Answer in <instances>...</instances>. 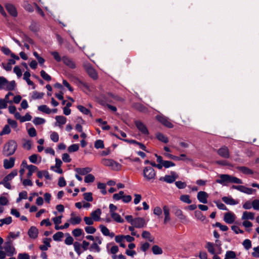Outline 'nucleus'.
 Instances as JSON below:
<instances>
[{
	"mask_svg": "<svg viewBox=\"0 0 259 259\" xmlns=\"http://www.w3.org/2000/svg\"><path fill=\"white\" fill-rule=\"evenodd\" d=\"M218 154L224 158H228L230 157V152L228 148L223 146L217 150Z\"/></svg>",
	"mask_w": 259,
	"mask_h": 259,
	"instance_id": "10",
	"label": "nucleus"
},
{
	"mask_svg": "<svg viewBox=\"0 0 259 259\" xmlns=\"http://www.w3.org/2000/svg\"><path fill=\"white\" fill-rule=\"evenodd\" d=\"M17 148V144L14 140H10L4 146L3 153L6 156L13 155Z\"/></svg>",
	"mask_w": 259,
	"mask_h": 259,
	"instance_id": "1",
	"label": "nucleus"
},
{
	"mask_svg": "<svg viewBox=\"0 0 259 259\" xmlns=\"http://www.w3.org/2000/svg\"><path fill=\"white\" fill-rule=\"evenodd\" d=\"M73 246L77 254L80 255L82 252L81 251V244L78 242H75L73 243Z\"/></svg>",
	"mask_w": 259,
	"mask_h": 259,
	"instance_id": "40",
	"label": "nucleus"
},
{
	"mask_svg": "<svg viewBox=\"0 0 259 259\" xmlns=\"http://www.w3.org/2000/svg\"><path fill=\"white\" fill-rule=\"evenodd\" d=\"M38 231L37 229L34 226H32L29 229L28 234L29 236L33 239H35L37 237Z\"/></svg>",
	"mask_w": 259,
	"mask_h": 259,
	"instance_id": "17",
	"label": "nucleus"
},
{
	"mask_svg": "<svg viewBox=\"0 0 259 259\" xmlns=\"http://www.w3.org/2000/svg\"><path fill=\"white\" fill-rule=\"evenodd\" d=\"M102 163L107 166L110 167L113 170H119L121 168V165L119 163L110 159H103Z\"/></svg>",
	"mask_w": 259,
	"mask_h": 259,
	"instance_id": "2",
	"label": "nucleus"
},
{
	"mask_svg": "<svg viewBox=\"0 0 259 259\" xmlns=\"http://www.w3.org/2000/svg\"><path fill=\"white\" fill-rule=\"evenodd\" d=\"M135 124L137 128L139 130V131L141 132L142 134L145 135H149V131L147 127L141 121L136 120L135 121Z\"/></svg>",
	"mask_w": 259,
	"mask_h": 259,
	"instance_id": "8",
	"label": "nucleus"
},
{
	"mask_svg": "<svg viewBox=\"0 0 259 259\" xmlns=\"http://www.w3.org/2000/svg\"><path fill=\"white\" fill-rule=\"evenodd\" d=\"M243 245L246 249H249L251 247V241L249 239H245L243 242Z\"/></svg>",
	"mask_w": 259,
	"mask_h": 259,
	"instance_id": "53",
	"label": "nucleus"
},
{
	"mask_svg": "<svg viewBox=\"0 0 259 259\" xmlns=\"http://www.w3.org/2000/svg\"><path fill=\"white\" fill-rule=\"evenodd\" d=\"M79 149V145L78 144H73L70 145L68 148V151L70 153L76 152Z\"/></svg>",
	"mask_w": 259,
	"mask_h": 259,
	"instance_id": "43",
	"label": "nucleus"
},
{
	"mask_svg": "<svg viewBox=\"0 0 259 259\" xmlns=\"http://www.w3.org/2000/svg\"><path fill=\"white\" fill-rule=\"evenodd\" d=\"M156 119L159 121L162 124L168 128H172L174 125L168 120V118L163 115H157L156 116Z\"/></svg>",
	"mask_w": 259,
	"mask_h": 259,
	"instance_id": "5",
	"label": "nucleus"
},
{
	"mask_svg": "<svg viewBox=\"0 0 259 259\" xmlns=\"http://www.w3.org/2000/svg\"><path fill=\"white\" fill-rule=\"evenodd\" d=\"M220 179L216 180V182L220 184H223L225 182H229L230 176L229 175H221Z\"/></svg>",
	"mask_w": 259,
	"mask_h": 259,
	"instance_id": "22",
	"label": "nucleus"
},
{
	"mask_svg": "<svg viewBox=\"0 0 259 259\" xmlns=\"http://www.w3.org/2000/svg\"><path fill=\"white\" fill-rule=\"evenodd\" d=\"M83 220L85 224L88 225H92L94 224V220L91 217H85Z\"/></svg>",
	"mask_w": 259,
	"mask_h": 259,
	"instance_id": "58",
	"label": "nucleus"
},
{
	"mask_svg": "<svg viewBox=\"0 0 259 259\" xmlns=\"http://www.w3.org/2000/svg\"><path fill=\"white\" fill-rule=\"evenodd\" d=\"M216 242H218L219 244H216L215 246H218L220 252L219 253H221V242L219 240H216ZM214 246L215 245L211 242H207L206 248L207 249L208 251L211 253V254H215V250H214Z\"/></svg>",
	"mask_w": 259,
	"mask_h": 259,
	"instance_id": "9",
	"label": "nucleus"
},
{
	"mask_svg": "<svg viewBox=\"0 0 259 259\" xmlns=\"http://www.w3.org/2000/svg\"><path fill=\"white\" fill-rule=\"evenodd\" d=\"M51 139L54 142H57L59 141V135L56 132H53L51 135Z\"/></svg>",
	"mask_w": 259,
	"mask_h": 259,
	"instance_id": "64",
	"label": "nucleus"
},
{
	"mask_svg": "<svg viewBox=\"0 0 259 259\" xmlns=\"http://www.w3.org/2000/svg\"><path fill=\"white\" fill-rule=\"evenodd\" d=\"M240 191L247 194H251L255 192L256 190L255 189H253L252 188H248L244 186L241 185Z\"/></svg>",
	"mask_w": 259,
	"mask_h": 259,
	"instance_id": "28",
	"label": "nucleus"
},
{
	"mask_svg": "<svg viewBox=\"0 0 259 259\" xmlns=\"http://www.w3.org/2000/svg\"><path fill=\"white\" fill-rule=\"evenodd\" d=\"M236 257V253L233 251H228L226 252L225 259H231Z\"/></svg>",
	"mask_w": 259,
	"mask_h": 259,
	"instance_id": "41",
	"label": "nucleus"
},
{
	"mask_svg": "<svg viewBox=\"0 0 259 259\" xmlns=\"http://www.w3.org/2000/svg\"><path fill=\"white\" fill-rule=\"evenodd\" d=\"M55 118L59 124H64L66 122V118L63 116H56Z\"/></svg>",
	"mask_w": 259,
	"mask_h": 259,
	"instance_id": "39",
	"label": "nucleus"
},
{
	"mask_svg": "<svg viewBox=\"0 0 259 259\" xmlns=\"http://www.w3.org/2000/svg\"><path fill=\"white\" fill-rule=\"evenodd\" d=\"M163 210L164 214L165 215V218L164 220V223L166 224V223H167V222H168L170 220V215H169V209L167 206L164 205L163 207Z\"/></svg>",
	"mask_w": 259,
	"mask_h": 259,
	"instance_id": "23",
	"label": "nucleus"
},
{
	"mask_svg": "<svg viewBox=\"0 0 259 259\" xmlns=\"http://www.w3.org/2000/svg\"><path fill=\"white\" fill-rule=\"evenodd\" d=\"M180 199L181 201L188 204H190L192 202V201L190 199V197L188 195H181Z\"/></svg>",
	"mask_w": 259,
	"mask_h": 259,
	"instance_id": "44",
	"label": "nucleus"
},
{
	"mask_svg": "<svg viewBox=\"0 0 259 259\" xmlns=\"http://www.w3.org/2000/svg\"><path fill=\"white\" fill-rule=\"evenodd\" d=\"M63 237V233L62 232H58L53 235V238L55 241H60Z\"/></svg>",
	"mask_w": 259,
	"mask_h": 259,
	"instance_id": "42",
	"label": "nucleus"
},
{
	"mask_svg": "<svg viewBox=\"0 0 259 259\" xmlns=\"http://www.w3.org/2000/svg\"><path fill=\"white\" fill-rule=\"evenodd\" d=\"M222 200L227 204L235 205L237 204L236 201L231 197H223Z\"/></svg>",
	"mask_w": 259,
	"mask_h": 259,
	"instance_id": "31",
	"label": "nucleus"
},
{
	"mask_svg": "<svg viewBox=\"0 0 259 259\" xmlns=\"http://www.w3.org/2000/svg\"><path fill=\"white\" fill-rule=\"evenodd\" d=\"M27 169H28V172L27 174V177L28 178H30L33 172L37 170V167L33 165H29Z\"/></svg>",
	"mask_w": 259,
	"mask_h": 259,
	"instance_id": "30",
	"label": "nucleus"
},
{
	"mask_svg": "<svg viewBox=\"0 0 259 259\" xmlns=\"http://www.w3.org/2000/svg\"><path fill=\"white\" fill-rule=\"evenodd\" d=\"M175 184L179 189H184L187 186L185 182H183L182 181L176 182Z\"/></svg>",
	"mask_w": 259,
	"mask_h": 259,
	"instance_id": "63",
	"label": "nucleus"
},
{
	"mask_svg": "<svg viewBox=\"0 0 259 259\" xmlns=\"http://www.w3.org/2000/svg\"><path fill=\"white\" fill-rule=\"evenodd\" d=\"M208 195L207 193L204 191H200L197 194V198L198 200L202 203H207Z\"/></svg>",
	"mask_w": 259,
	"mask_h": 259,
	"instance_id": "12",
	"label": "nucleus"
},
{
	"mask_svg": "<svg viewBox=\"0 0 259 259\" xmlns=\"http://www.w3.org/2000/svg\"><path fill=\"white\" fill-rule=\"evenodd\" d=\"M254 213L251 212L244 211L242 216V220H253Z\"/></svg>",
	"mask_w": 259,
	"mask_h": 259,
	"instance_id": "24",
	"label": "nucleus"
},
{
	"mask_svg": "<svg viewBox=\"0 0 259 259\" xmlns=\"http://www.w3.org/2000/svg\"><path fill=\"white\" fill-rule=\"evenodd\" d=\"M82 233V230L80 228H77L72 231V234L75 237H79Z\"/></svg>",
	"mask_w": 259,
	"mask_h": 259,
	"instance_id": "55",
	"label": "nucleus"
},
{
	"mask_svg": "<svg viewBox=\"0 0 259 259\" xmlns=\"http://www.w3.org/2000/svg\"><path fill=\"white\" fill-rule=\"evenodd\" d=\"M95 147L97 149L103 148H104L103 141L101 140H97L95 143Z\"/></svg>",
	"mask_w": 259,
	"mask_h": 259,
	"instance_id": "57",
	"label": "nucleus"
},
{
	"mask_svg": "<svg viewBox=\"0 0 259 259\" xmlns=\"http://www.w3.org/2000/svg\"><path fill=\"white\" fill-rule=\"evenodd\" d=\"M65 243L67 245H71L74 243L73 238L69 234H67V237L65 240Z\"/></svg>",
	"mask_w": 259,
	"mask_h": 259,
	"instance_id": "62",
	"label": "nucleus"
},
{
	"mask_svg": "<svg viewBox=\"0 0 259 259\" xmlns=\"http://www.w3.org/2000/svg\"><path fill=\"white\" fill-rule=\"evenodd\" d=\"M38 110L46 114H50L52 112L51 110L45 105L38 106Z\"/></svg>",
	"mask_w": 259,
	"mask_h": 259,
	"instance_id": "32",
	"label": "nucleus"
},
{
	"mask_svg": "<svg viewBox=\"0 0 259 259\" xmlns=\"http://www.w3.org/2000/svg\"><path fill=\"white\" fill-rule=\"evenodd\" d=\"M132 225L138 228H143L145 225V220L142 218H135Z\"/></svg>",
	"mask_w": 259,
	"mask_h": 259,
	"instance_id": "11",
	"label": "nucleus"
},
{
	"mask_svg": "<svg viewBox=\"0 0 259 259\" xmlns=\"http://www.w3.org/2000/svg\"><path fill=\"white\" fill-rule=\"evenodd\" d=\"M101 214V210L100 209L98 208L95 211H93L91 213V218L95 221H98L100 220V215Z\"/></svg>",
	"mask_w": 259,
	"mask_h": 259,
	"instance_id": "19",
	"label": "nucleus"
},
{
	"mask_svg": "<svg viewBox=\"0 0 259 259\" xmlns=\"http://www.w3.org/2000/svg\"><path fill=\"white\" fill-rule=\"evenodd\" d=\"M171 175H166L163 177H160L159 181H164L167 183H172L178 178V175L175 171H171Z\"/></svg>",
	"mask_w": 259,
	"mask_h": 259,
	"instance_id": "4",
	"label": "nucleus"
},
{
	"mask_svg": "<svg viewBox=\"0 0 259 259\" xmlns=\"http://www.w3.org/2000/svg\"><path fill=\"white\" fill-rule=\"evenodd\" d=\"M15 159L14 157H11L9 159H5L4 160V167L6 169L12 168L14 165Z\"/></svg>",
	"mask_w": 259,
	"mask_h": 259,
	"instance_id": "16",
	"label": "nucleus"
},
{
	"mask_svg": "<svg viewBox=\"0 0 259 259\" xmlns=\"http://www.w3.org/2000/svg\"><path fill=\"white\" fill-rule=\"evenodd\" d=\"M40 76L41 77L47 81H50L52 79L51 76H50L49 74H48L44 70H41L40 72Z\"/></svg>",
	"mask_w": 259,
	"mask_h": 259,
	"instance_id": "46",
	"label": "nucleus"
},
{
	"mask_svg": "<svg viewBox=\"0 0 259 259\" xmlns=\"http://www.w3.org/2000/svg\"><path fill=\"white\" fill-rule=\"evenodd\" d=\"M7 81V80L5 78L3 77H0V89H5Z\"/></svg>",
	"mask_w": 259,
	"mask_h": 259,
	"instance_id": "61",
	"label": "nucleus"
},
{
	"mask_svg": "<svg viewBox=\"0 0 259 259\" xmlns=\"http://www.w3.org/2000/svg\"><path fill=\"white\" fill-rule=\"evenodd\" d=\"M237 169L245 175H252L253 171L246 166H237Z\"/></svg>",
	"mask_w": 259,
	"mask_h": 259,
	"instance_id": "21",
	"label": "nucleus"
},
{
	"mask_svg": "<svg viewBox=\"0 0 259 259\" xmlns=\"http://www.w3.org/2000/svg\"><path fill=\"white\" fill-rule=\"evenodd\" d=\"M152 250L154 254H161L163 252L162 249L157 245L153 246Z\"/></svg>",
	"mask_w": 259,
	"mask_h": 259,
	"instance_id": "36",
	"label": "nucleus"
},
{
	"mask_svg": "<svg viewBox=\"0 0 259 259\" xmlns=\"http://www.w3.org/2000/svg\"><path fill=\"white\" fill-rule=\"evenodd\" d=\"M142 236L143 238L147 239L150 242H154V238L152 237L149 232L144 231L142 234Z\"/></svg>",
	"mask_w": 259,
	"mask_h": 259,
	"instance_id": "26",
	"label": "nucleus"
},
{
	"mask_svg": "<svg viewBox=\"0 0 259 259\" xmlns=\"http://www.w3.org/2000/svg\"><path fill=\"white\" fill-rule=\"evenodd\" d=\"M111 216L115 221L118 223H123L124 222V220L117 213H112L111 214Z\"/></svg>",
	"mask_w": 259,
	"mask_h": 259,
	"instance_id": "38",
	"label": "nucleus"
},
{
	"mask_svg": "<svg viewBox=\"0 0 259 259\" xmlns=\"http://www.w3.org/2000/svg\"><path fill=\"white\" fill-rule=\"evenodd\" d=\"M230 183H233L238 184H242L243 183L241 180L232 176H230Z\"/></svg>",
	"mask_w": 259,
	"mask_h": 259,
	"instance_id": "48",
	"label": "nucleus"
},
{
	"mask_svg": "<svg viewBox=\"0 0 259 259\" xmlns=\"http://www.w3.org/2000/svg\"><path fill=\"white\" fill-rule=\"evenodd\" d=\"M62 60L63 63L72 69H74L76 67L75 63L71 59L68 58V57L63 56L62 58Z\"/></svg>",
	"mask_w": 259,
	"mask_h": 259,
	"instance_id": "13",
	"label": "nucleus"
},
{
	"mask_svg": "<svg viewBox=\"0 0 259 259\" xmlns=\"http://www.w3.org/2000/svg\"><path fill=\"white\" fill-rule=\"evenodd\" d=\"M33 122L35 125H40L45 122V119L40 117H35L33 119Z\"/></svg>",
	"mask_w": 259,
	"mask_h": 259,
	"instance_id": "47",
	"label": "nucleus"
},
{
	"mask_svg": "<svg viewBox=\"0 0 259 259\" xmlns=\"http://www.w3.org/2000/svg\"><path fill=\"white\" fill-rule=\"evenodd\" d=\"M173 211L175 215L178 217L180 220L185 221L186 220V217L183 214L182 211L176 207L173 208Z\"/></svg>",
	"mask_w": 259,
	"mask_h": 259,
	"instance_id": "20",
	"label": "nucleus"
},
{
	"mask_svg": "<svg viewBox=\"0 0 259 259\" xmlns=\"http://www.w3.org/2000/svg\"><path fill=\"white\" fill-rule=\"evenodd\" d=\"M5 8L11 15L13 17H16L17 16V12L14 5L10 4H7L5 5Z\"/></svg>",
	"mask_w": 259,
	"mask_h": 259,
	"instance_id": "14",
	"label": "nucleus"
},
{
	"mask_svg": "<svg viewBox=\"0 0 259 259\" xmlns=\"http://www.w3.org/2000/svg\"><path fill=\"white\" fill-rule=\"evenodd\" d=\"M9 200L7 197L5 196L0 197V205L4 206L8 205Z\"/></svg>",
	"mask_w": 259,
	"mask_h": 259,
	"instance_id": "60",
	"label": "nucleus"
},
{
	"mask_svg": "<svg viewBox=\"0 0 259 259\" xmlns=\"http://www.w3.org/2000/svg\"><path fill=\"white\" fill-rule=\"evenodd\" d=\"M92 168L89 167L84 168H75V171L79 175H85L92 171Z\"/></svg>",
	"mask_w": 259,
	"mask_h": 259,
	"instance_id": "18",
	"label": "nucleus"
},
{
	"mask_svg": "<svg viewBox=\"0 0 259 259\" xmlns=\"http://www.w3.org/2000/svg\"><path fill=\"white\" fill-rule=\"evenodd\" d=\"M100 228L101 229V231L102 233L105 235V236H108L109 235V229L104 226L103 225H101L100 226Z\"/></svg>",
	"mask_w": 259,
	"mask_h": 259,
	"instance_id": "59",
	"label": "nucleus"
},
{
	"mask_svg": "<svg viewBox=\"0 0 259 259\" xmlns=\"http://www.w3.org/2000/svg\"><path fill=\"white\" fill-rule=\"evenodd\" d=\"M84 68L86 70L89 76L94 79H96L98 78L97 74L95 70L89 64L86 63L83 65Z\"/></svg>",
	"mask_w": 259,
	"mask_h": 259,
	"instance_id": "6",
	"label": "nucleus"
},
{
	"mask_svg": "<svg viewBox=\"0 0 259 259\" xmlns=\"http://www.w3.org/2000/svg\"><path fill=\"white\" fill-rule=\"evenodd\" d=\"M17 170L16 169H14L9 175L6 176L3 180H5V181H7L8 182L11 181L14 177L17 175Z\"/></svg>",
	"mask_w": 259,
	"mask_h": 259,
	"instance_id": "25",
	"label": "nucleus"
},
{
	"mask_svg": "<svg viewBox=\"0 0 259 259\" xmlns=\"http://www.w3.org/2000/svg\"><path fill=\"white\" fill-rule=\"evenodd\" d=\"M213 226L219 227L223 231H227L228 230V227L226 225H223L219 222H217Z\"/></svg>",
	"mask_w": 259,
	"mask_h": 259,
	"instance_id": "54",
	"label": "nucleus"
},
{
	"mask_svg": "<svg viewBox=\"0 0 259 259\" xmlns=\"http://www.w3.org/2000/svg\"><path fill=\"white\" fill-rule=\"evenodd\" d=\"M235 217L231 212L226 213L224 215V220L228 224H232L235 221Z\"/></svg>",
	"mask_w": 259,
	"mask_h": 259,
	"instance_id": "15",
	"label": "nucleus"
},
{
	"mask_svg": "<svg viewBox=\"0 0 259 259\" xmlns=\"http://www.w3.org/2000/svg\"><path fill=\"white\" fill-rule=\"evenodd\" d=\"M143 176L146 180L149 181L155 179L156 172L151 167L148 166L144 168L143 170Z\"/></svg>",
	"mask_w": 259,
	"mask_h": 259,
	"instance_id": "3",
	"label": "nucleus"
},
{
	"mask_svg": "<svg viewBox=\"0 0 259 259\" xmlns=\"http://www.w3.org/2000/svg\"><path fill=\"white\" fill-rule=\"evenodd\" d=\"M156 137L159 141L162 142H163L164 143H167L168 142V139L167 137H166L161 133H159L156 134Z\"/></svg>",
	"mask_w": 259,
	"mask_h": 259,
	"instance_id": "29",
	"label": "nucleus"
},
{
	"mask_svg": "<svg viewBox=\"0 0 259 259\" xmlns=\"http://www.w3.org/2000/svg\"><path fill=\"white\" fill-rule=\"evenodd\" d=\"M10 132L11 129L9 125H6L1 132L0 135L2 136L6 134H9Z\"/></svg>",
	"mask_w": 259,
	"mask_h": 259,
	"instance_id": "50",
	"label": "nucleus"
},
{
	"mask_svg": "<svg viewBox=\"0 0 259 259\" xmlns=\"http://www.w3.org/2000/svg\"><path fill=\"white\" fill-rule=\"evenodd\" d=\"M196 217L201 221H203L205 219V216H204L200 211H196L195 212Z\"/></svg>",
	"mask_w": 259,
	"mask_h": 259,
	"instance_id": "56",
	"label": "nucleus"
},
{
	"mask_svg": "<svg viewBox=\"0 0 259 259\" xmlns=\"http://www.w3.org/2000/svg\"><path fill=\"white\" fill-rule=\"evenodd\" d=\"M16 84L15 81H12L9 82L8 80L6 84V88L5 89L8 91H13L14 90Z\"/></svg>",
	"mask_w": 259,
	"mask_h": 259,
	"instance_id": "33",
	"label": "nucleus"
},
{
	"mask_svg": "<svg viewBox=\"0 0 259 259\" xmlns=\"http://www.w3.org/2000/svg\"><path fill=\"white\" fill-rule=\"evenodd\" d=\"M135 107L140 112H146L148 111L147 108L140 103H136L135 104Z\"/></svg>",
	"mask_w": 259,
	"mask_h": 259,
	"instance_id": "34",
	"label": "nucleus"
},
{
	"mask_svg": "<svg viewBox=\"0 0 259 259\" xmlns=\"http://www.w3.org/2000/svg\"><path fill=\"white\" fill-rule=\"evenodd\" d=\"M44 95L43 93H38L37 92H34L33 93L32 98L33 99H41Z\"/></svg>",
	"mask_w": 259,
	"mask_h": 259,
	"instance_id": "49",
	"label": "nucleus"
},
{
	"mask_svg": "<svg viewBox=\"0 0 259 259\" xmlns=\"http://www.w3.org/2000/svg\"><path fill=\"white\" fill-rule=\"evenodd\" d=\"M77 108L80 112H81L83 114L85 115L90 114L91 116H92V115L90 111L88 109L84 107V106L82 105H78Z\"/></svg>",
	"mask_w": 259,
	"mask_h": 259,
	"instance_id": "37",
	"label": "nucleus"
},
{
	"mask_svg": "<svg viewBox=\"0 0 259 259\" xmlns=\"http://www.w3.org/2000/svg\"><path fill=\"white\" fill-rule=\"evenodd\" d=\"M4 248L8 256H12L15 252V249L13 246L12 241L10 240L5 243Z\"/></svg>",
	"mask_w": 259,
	"mask_h": 259,
	"instance_id": "7",
	"label": "nucleus"
},
{
	"mask_svg": "<svg viewBox=\"0 0 259 259\" xmlns=\"http://www.w3.org/2000/svg\"><path fill=\"white\" fill-rule=\"evenodd\" d=\"M71 218L70 219V222L72 225L78 224L81 221V219L79 217H74V214L73 213H71Z\"/></svg>",
	"mask_w": 259,
	"mask_h": 259,
	"instance_id": "27",
	"label": "nucleus"
},
{
	"mask_svg": "<svg viewBox=\"0 0 259 259\" xmlns=\"http://www.w3.org/2000/svg\"><path fill=\"white\" fill-rule=\"evenodd\" d=\"M78 85L80 88H84L89 91H91L90 85L87 82L79 80L78 81Z\"/></svg>",
	"mask_w": 259,
	"mask_h": 259,
	"instance_id": "35",
	"label": "nucleus"
},
{
	"mask_svg": "<svg viewBox=\"0 0 259 259\" xmlns=\"http://www.w3.org/2000/svg\"><path fill=\"white\" fill-rule=\"evenodd\" d=\"M95 177L92 174H88L84 178L85 183H92L95 181Z\"/></svg>",
	"mask_w": 259,
	"mask_h": 259,
	"instance_id": "45",
	"label": "nucleus"
},
{
	"mask_svg": "<svg viewBox=\"0 0 259 259\" xmlns=\"http://www.w3.org/2000/svg\"><path fill=\"white\" fill-rule=\"evenodd\" d=\"M83 198L89 202H92L93 200L92 193L91 192L84 193L83 194Z\"/></svg>",
	"mask_w": 259,
	"mask_h": 259,
	"instance_id": "51",
	"label": "nucleus"
},
{
	"mask_svg": "<svg viewBox=\"0 0 259 259\" xmlns=\"http://www.w3.org/2000/svg\"><path fill=\"white\" fill-rule=\"evenodd\" d=\"M0 222L2 224V225H3L4 224L9 225L11 224L12 222V218L11 217H8L5 219H1Z\"/></svg>",
	"mask_w": 259,
	"mask_h": 259,
	"instance_id": "52",
	"label": "nucleus"
}]
</instances>
